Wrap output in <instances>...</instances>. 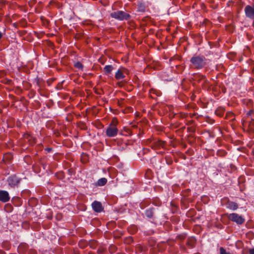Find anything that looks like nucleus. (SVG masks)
<instances>
[{
  "instance_id": "15",
  "label": "nucleus",
  "mask_w": 254,
  "mask_h": 254,
  "mask_svg": "<svg viewBox=\"0 0 254 254\" xmlns=\"http://www.w3.org/2000/svg\"><path fill=\"white\" fill-rule=\"evenodd\" d=\"M125 77V75H124L123 72L120 70V69H118L115 74V78L116 79L119 80L121 79H123Z\"/></svg>"
},
{
  "instance_id": "19",
  "label": "nucleus",
  "mask_w": 254,
  "mask_h": 254,
  "mask_svg": "<svg viewBox=\"0 0 254 254\" xmlns=\"http://www.w3.org/2000/svg\"><path fill=\"white\" fill-rule=\"evenodd\" d=\"M145 10V6L143 4H139L138 5L137 11L139 12H144Z\"/></svg>"
},
{
  "instance_id": "45",
  "label": "nucleus",
  "mask_w": 254,
  "mask_h": 254,
  "mask_svg": "<svg viewBox=\"0 0 254 254\" xmlns=\"http://www.w3.org/2000/svg\"><path fill=\"white\" fill-rule=\"evenodd\" d=\"M88 254H94L93 253H89Z\"/></svg>"
},
{
  "instance_id": "44",
  "label": "nucleus",
  "mask_w": 254,
  "mask_h": 254,
  "mask_svg": "<svg viewBox=\"0 0 254 254\" xmlns=\"http://www.w3.org/2000/svg\"><path fill=\"white\" fill-rule=\"evenodd\" d=\"M2 36V33H0V39L1 38Z\"/></svg>"
},
{
  "instance_id": "39",
  "label": "nucleus",
  "mask_w": 254,
  "mask_h": 254,
  "mask_svg": "<svg viewBox=\"0 0 254 254\" xmlns=\"http://www.w3.org/2000/svg\"><path fill=\"white\" fill-rule=\"evenodd\" d=\"M82 242H80L79 245V246H80V247L81 248H82V249H84V246H82Z\"/></svg>"
},
{
  "instance_id": "1",
  "label": "nucleus",
  "mask_w": 254,
  "mask_h": 254,
  "mask_svg": "<svg viewBox=\"0 0 254 254\" xmlns=\"http://www.w3.org/2000/svg\"><path fill=\"white\" fill-rule=\"evenodd\" d=\"M118 122L116 119H113L109 124L108 127L106 129V134L109 137H114L116 136L119 130L117 127Z\"/></svg>"
},
{
  "instance_id": "18",
  "label": "nucleus",
  "mask_w": 254,
  "mask_h": 254,
  "mask_svg": "<svg viewBox=\"0 0 254 254\" xmlns=\"http://www.w3.org/2000/svg\"><path fill=\"white\" fill-rule=\"evenodd\" d=\"M89 245L91 248L95 249L97 246V242L94 240H90L89 242Z\"/></svg>"
},
{
  "instance_id": "13",
  "label": "nucleus",
  "mask_w": 254,
  "mask_h": 254,
  "mask_svg": "<svg viewBox=\"0 0 254 254\" xmlns=\"http://www.w3.org/2000/svg\"><path fill=\"white\" fill-rule=\"evenodd\" d=\"M114 67L112 65H106L104 67V71L105 74L108 75L111 73Z\"/></svg>"
},
{
  "instance_id": "8",
  "label": "nucleus",
  "mask_w": 254,
  "mask_h": 254,
  "mask_svg": "<svg viewBox=\"0 0 254 254\" xmlns=\"http://www.w3.org/2000/svg\"><path fill=\"white\" fill-rule=\"evenodd\" d=\"M91 205L93 210L97 213L101 212L104 209L102 203L99 201L95 200L92 203Z\"/></svg>"
},
{
  "instance_id": "10",
  "label": "nucleus",
  "mask_w": 254,
  "mask_h": 254,
  "mask_svg": "<svg viewBox=\"0 0 254 254\" xmlns=\"http://www.w3.org/2000/svg\"><path fill=\"white\" fill-rule=\"evenodd\" d=\"M165 142L161 140H155L151 143L150 147L154 149H159L160 147H163Z\"/></svg>"
},
{
  "instance_id": "25",
  "label": "nucleus",
  "mask_w": 254,
  "mask_h": 254,
  "mask_svg": "<svg viewBox=\"0 0 254 254\" xmlns=\"http://www.w3.org/2000/svg\"><path fill=\"white\" fill-rule=\"evenodd\" d=\"M12 208V207L11 205H10V204H7L5 207V209H7L6 210L7 211H10Z\"/></svg>"
},
{
  "instance_id": "37",
  "label": "nucleus",
  "mask_w": 254,
  "mask_h": 254,
  "mask_svg": "<svg viewBox=\"0 0 254 254\" xmlns=\"http://www.w3.org/2000/svg\"><path fill=\"white\" fill-rule=\"evenodd\" d=\"M19 36H23L25 33H17Z\"/></svg>"
},
{
  "instance_id": "32",
  "label": "nucleus",
  "mask_w": 254,
  "mask_h": 254,
  "mask_svg": "<svg viewBox=\"0 0 254 254\" xmlns=\"http://www.w3.org/2000/svg\"><path fill=\"white\" fill-rule=\"evenodd\" d=\"M52 148H49V147L46 148L45 149V150L47 151L48 152H50L52 151Z\"/></svg>"
},
{
  "instance_id": "47",
  "label": "nucleus",
  "mask_w": 254,
  "mask_h": 254,
  "mask_svg": "<svg viewBox=\"0 0 254 254\" xmlns=\"http://www.w3.org/2000/svg\"><path fill=\"white\" fill-rule=\"evenodd\" d=\"M22 32H27V31L24 30V31H23Z\"/></svg>"
},
{
  "instance_id": "6",
  "label": "nucleus",
  "mask_w": 254,
  "mask_h": 254,
  "mask_svg": "<svg viewBox=\"0 0 254 254\" xmlns=\"http://www.w3.org/2000/svg\"><path fill=\"white\" fill-rule=\"evenodd\" d=\"M244 12L247 18L254 20V4L247 5L244 8Z\"/></svg>"
},
{
  "instance_id": "31",
  "label": "nucleus",
  "mask_w": 254,
  "mask_h": 254,
  "mask_svg": "<svg viewBox=\"0 0 254 254\" xmlns=\"http://www.w3.org/2000/svg\"><path fill=\"white\" fill-rule=\"evenodd\" d=\"M188 130H189V131L192 132H194L195 130V129L192 127H188Z\"/></svg>"
},
{
  "instance_id": "29",
  "label": "nucleus",
  "mask_w": 254,
  "mask_h": 254,
  "mask_svg": "<svg viewBox=\"0 0 254 254\" xmlns=\"http://www.w3.org/2000/svg\"><path fill=\"white\" fill-rule=\"evenodd\" d=\"M10 34H12L11 35H10V37L11 38V39H16V35L15 33H9Z\"/></svg>"
},
{
  "instance_id": "42",
  "label": "nucleus",
  "mask_w": 254,
  "mask_h": 254,
  "mask_svg": "<svg viewBox=\"0 0 254 254\" xmlns=\"http://www.w3.org/2000/svg\"><path fill=\"white\" fill-rule=\"evenodd\" d=\"M131 37L132 38H134V33H132V34H131Z\"/></svg>"
},
{
  "instance_id": "43",
  "label": "nucleus",
  "mask_w": 254,
  "mask_h": 254,
  "mask_svg": "<svg viewBox=\"0 0 254 254\" xmlns=\"http://www.w3.org/2000/svg\"><path fill=\"white\" fill-rule=\"evenodd\" d=\"M171 161L170 162H167V163L168 164V165H170L171 164Z\"/></svg>"
},
{
  "instance_id": "14",
  "label": "nucleus",
  "mask_w": 254,
  "mask_h": 254,
  "mask_svg": "<svg viewBox=\"0 0 254 254\" xmlns=\"http://www.w3.org/2000/svg\"><path fill=\"white\" fill-rule=\"evenodd\" d=\"M107 180L105 178H102L98 180L97 182L96 183V186H104L106 184Z\"/></svg>"
},
{
  "instance_id": "41",
  "label": "nucleus",
  "mask_w": 254,
  "mask_h": 254,
  "mask_svg": "<svg viewBox=\"0 0 254 254\" xmlns=\"http://www.w3.org/2000/svg\"><path fill=\"white\" fill-rule=\"evenodd\" d=\"M55 34H54L53 33H51V34H48V36H54Z\"/></svg>"
},
{
  "instance_id": "34",
  "label": "nucleus",
  "mask_w": 254,
  "mask_h": 254,
  "mask_svg": "<svg viewBox=\"0 0 254 254\" xmlns=\"http://www.w3.org/2000/svg\"><path fill=\"white\" fill-rule=\"evenodd\" d=\"M250 254H254V248L250 250Z\"/></svg>"
},
{
  "instance_id": "21",
  "label": "nucleus",
  "mask_w": 254,
  "mask_h": 254,
  "mask_svg": "<svg viewBox=\"0 0 254 254\" xmlns=\"http://www.w3.org/2000/svg\"><path fill=\"white\" fill-rule=\"evenodd\" d=\"M39 163H40V165L43 167V169L44 170H46L47 163L45 162V161L44 160V159H40L39 160Z\"/></svg>"
},
{
  "instance_id": "28",
  "label": "nucleus",
  "mask_w": 254,
  "mask_h": 254,
  "mask_svg": "<svg viewBox=\"0 0 254 254\" xmlns=\"http://www.w3.org/2000/svg\"><path fill=\"white\" fill-rule=\"evenodd\" d=\"M214 120L211 119L209 118L207 121V122L210 124H213L214 123Z\"/></svg>"
},
{
  "instance_id": "30",
  "label": "nucleus",
  "mask_w": 254,
  "mask_h": 254,
  "mask_svg": "<svg viewBox=\"0 0 254 254\" xmlns=\"http://www.w3.org/2000/svg\"><path fill=\"white\" fill-rule=\"evenodd\" d=\"M36 84L39 87H41L42 86L39 79H37L36 81Z\"/></svg>"
},
{
  "instance_id": "9",
  "label": "nucleus",
  "mask_w": 254,
  "mask_h": 254,
  "mask_svg": "<svg viewBox=\"0 0 254 254\" xmlns=\"http://www.w3.org/2000/svg\"><path fill=\"white\" fill-rule=\"evenodd\" d=\"M10 199L9 193L6 190H0V201L6 202Z\"/></svg>"
},
{
  "instance_id": "2",
  "label": "nucleus",
  "mask_w": 254,
  "mask_h": 254,
  "mask_svg": "<svg viewBox=\"0 0 254 254\" xmlns=\"http://www.w3.org/2000/svg\"><path fill=\"white\" fill-rule=\"evenodd\" d=\"M206 59L204 56H193L190 62L195 68L199 69L202 68L206 64Z\"/></svg>"
},
{
  "instance_id": "40",
  "label": "nucleus",
  "mask_w": 254,
  "mask_h": 254,
  "mask_svg": "<svg viewBox=\"0 0 254 254\" xmlns=\"http://www.w3.org/2000/svg\"><path fill=\"white\" fill-rule=\"evenodd\" d=\"M128 110L129 111L131 112L132 111V108L131 107H129L128 108Z\"/></svg>"
},
{
  "instance_id": "11",
  "label": "nucleus",
  "mask_w": 254,
  "mask_h": 254,
  "mask_svg": "<svg viewBox=\"0 0 254 254\" xmlns=\"http://www.w3.org/2000/svg\"><path fill=\"white\" fill-rule=\"evenodd\" d=\"M154 209L153 208H148L145 211V216L149 218H151L153 216Z\"/></svg>"
},
{
  "instance_id": "27",
  "label": "nucleus",
  "mask_w": 254,
  "mask_h": 254,
  "mask_svg": "<svg viewBox=\"0 0 254 254\" xmlns=\"http://www.w3.org/2000/svg\"><path fill=\"white\" fill-rule=\"evenodd\" d=\"M253 112L254 110L253 109L250 110L247 113V117L250 116Z\"/></svg>"
},
{
  "instance_id": "23",
  "label": "nucleus",
  "mask_w": 254,
  "mask_h": 254,
  "mask_svg": "<svg viewBox=\"0 0 254 254\" xmlns=\"http://www.w3.org/2000/svg\"><path fill=\"white\" fill-rule=\"evenodd\" d=\"M220 254H231L229 252H227L224 248L220 247Z\"/></svg>"
},
{
  "instance_id": "33",
  "label": "nucleus",
  "mask_w": 254,
  "mask_h": 254,
  "mask_svg": "<svg viewBox=\"0 0 254 254\" xmlns=\"http://www.w3.org/2000/svg\"><path fill=\"white\" fill-rule=\"evenodd\" d=\"M52 81H53V80H48L47 81V83H48L49 86H50L51 84Z\"/></svg>"
},
{
  "instance_id": "3",
  "label": "nucleus",
  "mask_w": 254,
  "mask_h": 254,
  "mask_svg": "<svg viewBox=\"0 0 254 254\" xmlns=\"http://www.w3.org/2000/svg\"><path fill=\"white\" fill-rule=\"evenodd\" d=\"M110 16L112 18L120 21L128 20L131 18V16L128 13L122 10L113 12Z\"/></svg>"
},
{
  "instance_id": "24",
  "label": "nucleus",
  "mask_w": 254,
  "mask_h": 254,
  "mask_svg": "<svg viewBox=\"0 0 254 254\" xmlns=\"http://www.w3.org/2000/svg\"><path fill=\"white\" fill-rule=\"evenodd\" d=\"M204 54L206 57H210L211 55H213V53L210 51H206Z\"/></svg>"
},
{
  "instance_id": "38",
  "label": "nucleus",
  "mask_w": 254,
  "mask_h": 254,
  "mask_svg": "<svg viewBox=\"0 0 254 254\" xmlns=\"http://www.w3.org/2000/svg\"><path fill=\"white\" fill-rule=\"evenodd\" d=\"M246 36H247V38H248L249 40H250V35H249V34L248 33H246Z\"/></svg>"
},
{
  "instance_id": "26",
  "label": "nucleus",
  "mask_w": 254,
  "mask_h": 254,
  "mask_svg": "<svg viewBox=\"0 0 254 254\" xmlns=\"http://www.w3.org/2000/svg\"><path fill=\"white\" fill-rule=\"evenodd\" d=\"M199 77L198 79V81L199 82L202 79H204L205 78V75H197V77H196V78L197 77Z\"/></svg>"
},
{
  "instance_id": "17",
  "label": "nucleus",
  "mask_w": 254,
  "mask_h": 254,
  "mask_svg": "<svg viewBox=\"0 0 254 254\" xmlns=\"http://www.w3.org/2000/svg\"><path fill=\"white\" fill-rule=\"evenodd\" d=\"M74 66L76 68H78L79 69H81V70L83 69V65L82 64L79 62H77L74 64Z\"/></svg>"
},
{
  "instance_id": "4",
  "label": "nucleus",
  "mask_w": 254,
  "mask_h": 254,
  "mask_svg": "<svg viewBox=\"0 0 254 254\" xmlns=\"http://www.w3.org/2000/svg\"><path fill=\"white\" fill-rule=\"evenodd\" d=\"M21 180L22 179L21 178L14 174L10 175L7 178V182L10 188L14 189L18 187Z\"/></svg>"
},
{
  "instance_id": "20",
  "label": "nucleus",
  "mask_w": 254,
  "mask_h": 254,
  "mask_svg": "<svg viewBox=\"0 0 254 254\" xmlns=\"http://www.w3.org/2000/svg\"><path fill=\"white\" fill-rule=\"evenodd\" d=\"M226 154L227 152L224 150H218L217 152V155L221 157L225 156L226 155Z\"/></svg>"
},
{
  "instance_id": "7",
  "label": "nucleus",
  "mask_w": 254,
  "mask_h": 254,
  "mask_svg": "<svg viewBox=\"0 0 254 254\" xmlns=\"http://www.w3.org/2000/svg\"><path fill=\"white\" fill-rule=\"evenodd\" d=\"M224 205L227 208L233 211L237 210L239 207L238 204L236 202L231 201L228 199H226V202Z\"/></svg>"
},
{
  "instance_id": "12",
  "label": "nucleus",
  "mask_w": 254,
  "mask_h": 254,
  "mask_svg": "<svg viewBox=\"0 0 254 254\" xmlns=\"http://www.w3.org/2000/svg\"><path fill=\"white\" fill-rule=\"evenodd\" d=\"M225 109L223 107H219L215 110V114L218 116L222 117L224 115Z\"/></svg>"
},
{
  "instance_id": "16",
  "label": "nucleus",
  "mask_w": 254,
  "mask_h": 254,
  "mask_svg": "<svg viewBox=\"0 0 254 254\" xmlns=\"http://www.w3.org/2000/svg\"><path fill=\"white\" fill-rule=\"evenodd\" d=\"M137 227L135 225H131L128 228L129 232L131 234H134L137 231Z\"/></svg>"
},
{
  "instance_id": "5",
  "label": "nucleus",
  "mask_w": 254,
  "mask_h": 254,
  "mask_svg": "<svg viewBox=\"0 0 254 254\" xmlns=\"http://www.w3.org/2000/svg\"><path fill=\"white\" fill-rule=\"evenodd\" d=\"M227 217L230 220L236 223L238 225H242L245 221V218L236 213L227 214Z\"/></svg>"
},
{
  "instance_id": "22",
  "label": "nucleus",
  "mask_w": 254,
  "mask_h": 254,
  "mask_svg": "<svg viewBox=\"0 0 254 254\" xmlns=\"http://www.w3.org/2000/svg\"><path fill=\"white\" fill-rule=\"evenodd\" d=\"M64 82V80L61 82H59L57 85L56 86V87H55V89L57 90H60L61 89H63V84Z\"/></svg>"
},
{
  "instance_id": "35",
  "label": "nucleus",
  "mask_w": 254,
  "mask_h": 254,
  "mask_svg": "<svg viewBox=\"0 0 254 254\" xmlns=\"http://www.w3.org/2000/svg\"><path fill=\"white\" fill-rule=\"evenodd\" d=\"M60 175V176H58V177L60 179H62L63 178V173H60L59 174Z\"/></svg>"
},
{
  "instance_id": "46",
  "label": "nucleus",
  "mask_w": 254,
  "mask_h": 254,
  "mask_svg": "<svg viewBox=\"0 0 254 254\" xmlns=\"http://www.w3.org/2000/svg\"><path fill=\"white\" fill-rule=\"evenodd\" d=\"M249 102L251 103V104H252V101H250Z\"/></svg>"
},
{
  "instance_id": "36",
  "label": "nucleus",
  "mask_w": 254,
  "mask_h": 254,
  "mask_svg": "<svg viewBox=\"0 0 254 254\" xmlns=\"http://www.w3.org/2000/svg\"><path fill=\"white\" fill-rule=\"evenodd\" d=\"M41 33H37V32H35V33H34V35L37 36V37H39V34H41Z\"/></svg>"
}]
</instances>
